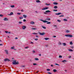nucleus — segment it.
<instances>
[{
	"mask_svg": "<svg viewBox=\"0 0 74 74\" xmlns=\"http://www.w3.org/2000/svg\"><path fill=\"white\" fill-rule=\"evenodd\" d=\"M46 12L48 13V12H51L49 10H47L46 11Z\"/></svg>",
	"mask_w": 74,
	"mask_h": 74,
	"instance_id": "nucleus-13",
	"label": "nucleus"
},
{
	"mask_svg": "<svg viewBox=\"0 0 74 74\" xmlns=\"http://www.w3.org/2000/svg\"><path fill=\"white\" fill-rule=\"evenodd\" d=\"M19 24H21V23H22V22H21V21H19Z\"/></svg>",
	"mask_w": 74,
	"mask_h": 74,
	"instance_id": "nucleus-32",
	"label": "nucleus"
},
{
	"mask_svg": "<svg viewBox=\"0 0 74 74\" xmlns=\"http://www.w3.org/2000/svg\"><path fill=\"white\" fill-rule=\"evenodd\" d=\"M58 8V7L57 6H55L54 7V8Z\"/></svg>",
	"mask_w": 74,
	"mask_h": 74,
	"instance_id": "nucleus-33",
	"label": "nucleus"
},
{
	"mask_svg": "<svg viewBox=\"0 0 74 74\" xmlns=\"http://www.w3.org/2000/svg\"><path fill=\"white\" fill-rule=\"evenodd\" d=\"M41 21H42V22H43L44 23H46V22H48V21H44L42 20H41Z\"/></svg>",
	"mask_w": 74,
	"mask_h": 74,
	"instance_id": "nucleus-5",
	"label": "nucleus"
},
{
	"mask_svg": "<svg viewBox=\"0 0 74 74\" xmlns=\"http://www.w3.org/2000/svg\"><path fill=\"white\" fill-rule=\"evenodd\" d=\"M21 67H25V66L23 65H21Z\"/></svg>",
	"mask_w": 74,
	"mask_h": 74,
	"instance_id": "nucleus-38",
	"label": "nucleus"
},
{
	"mask_svg": "<svg viewBox=\"0 0 74 74\" xmlns=\"http://www.w3.org/2000/svg\"><path fill=\"white\" fill-rule=\"evenodd\" d=\"M23 21V22H26V20L25 19H24Z\"/></svg>",
	"mask_w": 74,
	"mask_h": 74,
	"instance_id": "nucleus-49",
	"label": "nucleus"
},
{
	"mask_svg": "<svg viewBox=\"0 0 74 74\" xmlns=\"http://www.w3.org/2000/svg\"><path fill=\"white\" fill-rule=\"evenodd\" d=\"M33 34H37V33H33Z\"/></svg>",
	"mask_w": 74,
	"mask_h": 74,
	"instance_id": "nucleus-46",
	"label": "nucleus"
},
{
	"mask_svg": "<svg viewBox=\"0 0 74 74\" xmlns=\"http://www.w3.org/2000/svg\"><path fill=\"white\" fill-rule=\"evenodd\" d=\"M30 24H32V25L33 24H35V23L33 21H31L30 23Z\"/></svg>",
	"mask_w": 74,
	"mask_h": 74,
	"instance_id": "nucleus-8",
	"label": "nucleus"
},
{
	"mask_svg": "<svg viewBox=\"0 0 74 74\" xmlns=\"http://www.w3.org/2000/svg\"><path fill=\"white\" fill-rule=\"evenodd\" d=\"M23 17H20L19 18L20 19H23Z\"/></svg>",
	"mask_w": 74,
	"mask_h": 74,
	"instance_id": "nucleus-37",
	"label": "nucleus"
},
{
	"mask_svg": "<svg viewBox=\"0 0 74 74\" xmlns=\"http://www.w3.org/2000/svg\"><path fill=\"white\" fill-rule=\"evenodd\" d=\"M53 4H54L55 5H57L58 4V3L57 2H54L53 3Z\"/></svg>",
	"mask_w": 74,
	"mask_h": 74,
	"instance_id": "nucleus-12",
	"label": "nucleus"
},
{
	"mask_svg": "<svg viewBox=\"0 0 74 74\" xmlns=\"http://www.w3.org/2000/svg\"><path fill=\"white\" fill-rule=\"evenodd\" d=\"M45 40H48L49 38H45Z\"/></svg>",
	"mask_w": 74,
	"mask_h": 74,
	"instance_id": "nucleus-29",
	"label": "nucleus"
},
{
	"mask_svg": "<svg viewBox=\"0 0 74 74\" xmlns=\"http://www.w3.org/2000/svg\"><path fill=\"white\" fill-rule=\"evenodd\" d=\"M12 63L13 64H19L18 62H16V60L14 61V62H13Z\"/></svg>",
	"mask_w": 74,
	"mask_h": 74,
	"instance_id": "nucleus-1",
	"label": "nucleus"
},
{
	"mask_svg": "<svg viewBox=\"0 0 74 74\" xmlns=\"http://www.w3.org/2000/svg\"><path fill=\"white\" fill-rule=\"evenodd\" d=\"M66 33H69V32H70V31L68 30H66Z\"/></svg>",
	"mask_w": 74,
	"mask_h": 74,
	"instance_id": "nucleus-26",
	"label": "nucleus"
},
{
	"mask_svg": "<svg viewBox=\"0 0 74 74\" xmlns=\"http://www.w3.org/2000/svg\"><path fill=\"white\" fill-rule=\"evenodd\" d=\"M47 71H50L51 70L49 69H47Z\"/></svg>",
	"mask_w": 74,
	"mask_h": 74,
	"instance_id": "nucleus-28",
	"label": "nucleus"
},
{
	"mask_svg": "<svg viewBox=\"0 0 74 74\" xmlns=\"http://www.w3.org/2000/svg\"><path fill=\"white\" fill-rule=\"evenodd\" d=\"M59 58H62V56H59Z\"/></svg>",
	"mask_w": 74,
	"mask_h": 74,
	"instance_id": "nucleus-42",
	"label": "nucleus"
},
{
	"mask_svg": "<svg viewBox=\"0 0 74 74\" xmlns=\"http://www.w3.org/2000/svg\"><path fill=\"white\" fill-rule=\"evenodd\" d=\"M33 65H34V66H36V65H37V64L35 63H33Z\"/></svg>",
	"mask_w": 74,
	"mask_h": 74,
	"instance_id": "nucleus-27",
	"label": "nucleus"
},
{
	"mask_svg": "<svg viewBox=\"0 0 74 74\" xmlns=\"http://www.w3.org/2000/svg\"><path fill=\"white\" fill-rule=\"evenodd\" d=\"M65 71H66V72H67V70H65Z\"/></svg>",
	"mask_w": 74,
	"mask_h": 74,
	"instance_id": "nucleus-63",
	"label": "nucleus"
},
{
	"mask_svg": "<svg viewBox=\"0 0 74 74\" xmlns=\"http://www.w3.org/2000/svg\"><path fill=\"white\" fill-rule=\"evenodd\" d=\"M47 24H50L51 22H48L47 23Z\"/></svg>",
	"mask_w": 74,
	"mask_h": 74,
	"instance_id": "nucleus-34",
	"label": "nucleus"
},
{
	"mask_svg": "<svg viewBox=\"0 0 74 74\" xmlns=\"http://www.w3.org/2000/svg\"><path fill=\"white\" fill-rule=\"evenodd\" d=\"M42 28H43V29H46V27L44 26H42Z\"/></svg>",
	"mask_w": 74,
	"mask_h": 74,
	"instance_id": "nucleus-23",
	"label": "nucleus"
},
{
	"mask_svg": "<svg viewBox=\"0 0 74 74\" xmlns=\"http://www.w3.org/2000/svg\"><path fill=\"white\" fill-rule=\"evenodd\" d=\"M25 49H27V48H29V47H26L25 48Z\"/></svg>",
	"mask_w": 74,
	"mask_h": 74,
	"instance_id": "nucleus-44",
	"label": "nucleus"
},
{
	"mask_svg": "<svg viewBox=\"0 0 74 74\" xmlns=\"http://www.w3.org/2000/svg\"><path fill=\"white\" fill-rule=\"evenodd\" d=\"M36 3H40V1L39 0H37L36 1Z\"/></svg>",
	"mask_w": 74,
	"mask_h": 74,
	"instance_id": "nucleus-20",
	"label": "nucleus"
},
{
	"mask_svg": "<svg viewBox=\"0 0 74 74\" xmlns=\"http://www.w3.org/2000/svg\"><path fill=\"white\" fill-rule=\"evenodd\" d=\"M68 37H73V35H72L69 34Z\"/></svg>",
	"mask_w": 74,
	"mask_h": 74,
	"instance_id": "nucleus-10",
	"label": "nucleus"
},
{
	"mask_svg": "<svg viewBox=\"0 0 74 74\" xmlns=\"http://www.w3.org/2000/svg\"><path fill=\"white\" fill-rule=\"evenodd\" d=\"M14 47H11V49H14Z\"/></svg>",
	"mask_w": 74,
	"mask_h": 74,
	"instance_id": "nucleus-41",
	"label": "nucleus"
},
{
	"mask_svg": "<svg viewBox=\"0 0 74 74\" xmlns=\"http://www.w3.org/2000/svg\"><path fill=\"white\" fill-rule=\"evenodd\" d=\"M5 33H8V31H5Z\"/></svg>",
	"mask_w": 74,
	"mask_h": 74,
	"instance_id": "nucleus-47",
	"label": "nucleus"
},
{
	"mask_svg": "<svg viewBox=\"0 0 74 74\" xmlns=\"http://www.w3.org/2000/svg\"><path fill=\"white\" fill-rule=\"evenodd\" d=\"M12 8H14L15 7V6L14 5H11L10 6Z\"/></svg>",
	"mask_w": 74,
	"mask_h": 74,
	"instance_id": "nucleus-16",
	"label": "nucleus"
},
{
	"mask_svg": "<svg viewBox=\"0 0 74 74\" xmlns=\"http://www.w3.org/2000/svg\"><path fill=\"white\" fill-rule=\"evenodd\" d=\"M39 56H41V54H39Z\"/></svg>",
	"mask_w": 74,
	"mask_h": 74,
	"instance_id": "nucleus-59",
	"label": "nucleus"
},
{
	"mask_svg": "<svg viewBox=\"0 0 74 74\" xmlns=\"http://www.w3.org/2000/svg\"><path fill=\"white\" fill-rule=\"evenodd\" d=\"M70 44H71V45H72V44H73V42H70Z\"/></svg>",
	"mask_w": 74,
	"mask_h": 74,
	"instance_id": "nucleus-35",
	"label": "nucleus"
},
{
	"mask_svg": "<svg viewBox=\"0 0 74 74\" xmlns=\"http://www.w3.org/2000/svg\"><path fill=\"white\" fill-rule=\"evenodd\" d=\"M31 44H34V43H33V42H31Z\"/></svg>",
	"mask_w": 74,
	"mask_h": 74,
	"instance_id": "nucleus-61",
	"label": "nucleus"
},
{
	"mask_svg": "<svg viewBox=\"0 0 74 74\" xmlns=\"http://www.w3.org/2000/svg\"><path fill=\"white\" fill-rule=\"evenodd\" d=\"M14 13L12 12H11L10 13V14H9V15H13Z\"/></svg>",
	"mask_w": 74,
	"mask_h": 74,
	"instance_id": "nucleus-18",
	"label": "nucleus"
},
{
	"mask_svg": "<svg viewBox=\"0 0 74 74\" xmlns=\"http://www.w3.org/2000/svg\"><path fill=\"white\" fill-rule=\"evenodd\" d=\"M4 61H5V62H6V61H8V62H9L10 61V60L8 59L5 58L4 60Z\"/></svg>",
	"mask_w": 74,
	"mask_h": 74,
	"instance_id": "nucleus-3",
	"label": "nucleus"
},
{
	"mask_svg": "<svg viewBox=\"0 0 74 74\" xmlns=\"http://www.w3.org/2000/svg\"><path fill=\"white\" fill-rule=\"evenodd\" d=\"M51 67H53V65H51Z\"/></svg>",
	"mask_w": 74,
	"mask_h": 74,
	"instance_id": "nucleus-57",
	"label": "nucleus"
},
{
	"mask_svg": "<svg viewBox=\"0 0 74 74\" xmlns=\"http://www.w3.org/2000/svg\"><path fill=\"white\" fill-rule=\"evenodd\" d=\"M71 48H73V47H71Z\"/></svg>",
	"mask_w": 74,
	"mask_h": 74,
	"instance_id": "nucleus-64",
	"label": "nucleus"
},
{
	"mask_svg": "<svg viewBox=\"0 0 74 74\" xmlns=\"http://www.w3.org/2000/svg\"><path fill=\"white\" fill-rule=\"evenodd\" d=\"M3 16L2 14H0V16Z\"/></svg>",
	"mask_w": 74,
	"mask_h": 74,
	"instance_id": "nucleus-53",
	"label": "nucleus"
},
{
	"mask_svg": "<svg viewBox=\"0 0 74 74\" xmlns=\"http://www.w3.org/2000/svg\"><path fill=\"white\" fill-rule=\"evenodd\" d=\"M36 37H38V36L37 35H36Z\"/></svg>",
	"mask_w": 74,
	"mask_h": 74,
	"instance_id": "nucleus-58",
	"label": "nucleus"
},
{
	"mask_svg": "<svg viewBox=\"0 0 74 74\" xmlns=\"http://www.w3.org/2000/svg\"><path fill=\"white\" fill-rule=\"evenodd\" d=\"M8 50H5V53H6L7 55L8 54Z\"/></svg>",
	"mask_w": 74,
	"mask_h": 74,
	"instance_id": "nucleus-4",
	"label": "nucleus"
},
{
	"mask_svg": "<svg viewBox=\"0 0 74 74\" xmlns=\"http://www.w3.org/2000/svg\"><path fill=\"white\" fill-rule=\"evenodd\" d=\"M53 37H56V36H53Z\"/></svg>",
	"mask_w": 74,
	"mask_h": 74,
	"instance_id": "nucleus-62",
	"label": "nucleus"
},
{
	"mask_svg": "<svg viewBox=\"0 0 74 74\" xmlns=\"http://www.w3.org/2000/svg\"><path fill=\"white\" fill-rule=\"evenodd\" d=\"M62 62H66V60H64L63 61H62Z\"/></svg>",
	"mask_w": 74,
	"mask_h": 74,
	"instance_id": "nucleus-24",
	"label": "nucleus"
},
{
	"mask_svg": "<svg viewBox=\"0 0 74 74\" xmlns=\"http://www.w3.org/2000/svg\"><path fill=\"white\" fill-rule=\"evenodd\" d=\"M55 65H57L58 66H60V65H59V64H56Z\"/></svg>",
	"mask_w": 74,
	"mask_h": 74,
	"instance_id": "nucleus-45",
	"label": "nucleus"
},
{
	"mask_svg": "<svg viewBox=\"0 0 74 74\" xmlns=\"http://www.w3.org/2000/svg\"><path fill=\"white\" fill-rule=\"evenodd\" d=\"M48 9V8L46 7L45 8H43L42 9V10H47V9Z\"/></svg>",
	"mask_w": 74,
	"mask_h": 74,
	"instance_id": "nucleus-11",
	"label": "nucleus"
},
{
	"mask_svg": "<svg viewBox=\"0 0 74 74\" xmlns=\"http://www.w3.org/2000/svg\"><path fill=\"white\" fill-rule=\"evenodd\" d=\"M21 11H22V12H23L24 11L23 10H21Z\"/></svg>",
	"mask_w": 74,
	"mask_h": 74,
	"instance_id": "nucleus-52",
	"label": "nucleus"
},
{
	"mask_svg": "<svg viewBox=\"0 0 74 74\" xmlns=\"http://www.w3.org/2000/svg\"><path fill=\"white\" fill-rule=\"evenodd\" d=\"M63 45L64 46H65V45H66V43H63Z\"/></svg>",
	"mask_w": 74,
	"mask_h": 74,
	"instance_id": "nucleus-40",
	"label": "nucleus"
},
{
	"mask_svg": "<svg viewBox=\"0 0 74 74\" xmlns=\"http://www.w3.org/2000/svg\"><path fill=\"white\" fill-rule=\"evenodd\" d=\"M15 38V39H18V38L16 37Z\"/></svg>",
	"mask_w": 74,
	"mask_h": 74,
	"instance_id": "nucleus-60",
	"label": "nucleus"
},
{
	"mask_svg": "<svg viewBox=\"0 0 74 74\" xmlns=\"http://www.w3.org/2000/svg\"><path fill=\"white\" fill-rule=\"evenodd\" d=\"M58 22H61V21L60 20H57Z\"/></svg>",
	"mask_w": 74,
	"mask_h": 74,
	"instance_id": "nucleus-25",
	"label": "nucleus"
},
{
	"mask_svg": "<svg viewBox=\"0 0 74 74\" xmlns=\"http://www.w3.org/2000/svg\"><path fill=\"white\" fill-rule=\"evenodd\" d=\"M69 58H71V56H70L69 57Z\"/></svg>",
	"mask_w": 74,
	"mask_h": 74,
	"instance_id": "nucleus-54",
	"label": "nucleus"
},
{
	"mask_svg": "<svg viewBox=\"0 0 74 74\" xmlns=\"http://www.w3.org/2000/svg\"><path fill=\"white\" fill-rule=\"evenodd\" d=\"M34 60H39V59L38 58H35Z\"/></svg>",
	"mask_w": 74,
	"mask_h": 74,
	"instance_id": "nucleus-21",
	"label": "nucleus"
},
{
	"mask_svg": "<svg viewBox=\"0 0 74 74\" xmlns=\"http://www.w3.org/2000/svg\"><path fill=\"white\" fill-rule=\"evenodd\" d=\"M57 71V70L56 69H53V72H54V73H55Z\"/></svg>",
	"mask_w": 74,
	"mask_h": 74,
	"instance_id": "nucleus-17",
	"label": "nucleus"
},
{
	"mask_svg": "<svg viewBox=\"0 0 74 74\" xmlns=\"http://www.w3.org/2000/svg\"><path fill=\"white\" fill-rule=\"evenodd\" d=\"M63 20L64 21H67V19L65 18Z\"/></svg>",
	"mask_w": 74,
	"mask_h": 74,
	"instance_id": "nucleus-22",
	"label": "nucleus"
},
{
	"mask_svg": "<svg viewBox=\"0 0 74 74\" xmlns=\"http://www.w3.org/2000/svg\"><path fill=\"white\" fill-rule=\"evenodd\" d=\"M3 20L5 21H8V19L7 18H4Z\"/></svg>",
	"mask_w": 74,
	"mask_h": 74,
	"instance_id": "nucleus-9",
	"label": "nucleus"
},
{
	"mask_svg": "<svg viewBox=\"0 0 74 74\" xmlns=\"http://www.w3.org/2000/svg\"><path fill=\"white\" fill-rule=\"evenodd\" d=\"M17 15H21V14L20 13H17Z\"/></svg>",
	"mask_w": 74,
	"mask_h": 74,
	"instance_id": "nucleus-39",
	"label": "nucleus"
},
{
	"mask_svg": "<svg viewBox=\"0 0 74 74\" xmlns=\"http://www.w3.org/2000/svg\"><path fill=\"white\" fill-rule=\"evenodd\" d=\"M33 53H35V51H33Z\"/></svg>",
	"mask_w": 74,
	"mask_h": 74,
	"instance_id": "nucleus-56",
	"label": "nucleus"
},
{
	"mask_svg": "<svg viewBox=\"0 0 74 74\" xmlns=\"http://www.w3.org/2000/svg\"><path fill=\"white\" fill-rule=\"evenodd\" d=\"M23 17H24V18H26V16H27V15H23Z\"/></svg>",
	"mask_w": 74,
	"mask_h": 74,
	"instance_id": "nucleus-15",
	"label": "nucleus"
},
{
	"mask_svg": "<svg viewBox=\"0 0 74 74\" xmlns=\"http://www.w3.org/2000/svg\"><path fill=\"white\" fill-rule=\"evenodd\" d=\"M54 11H57V10H53Z\"/></svg>",
	"mask_w": 74,
	"mask_h": 74,
	"instance_id": "nucleus-55",
	"label": "nucleus"
},
{
	"mask_svg": "<svg viewBox=\"0 0 74 74\" xmlns=\"http://www.w3.org/2000/svg\"><path fill=\"white\" fill-rule=\"evenodd\" d=\"M56 15H60L62 14V13H55Z\"/></svg>",
	"mask_w": 74,
	"mask_h": 74,
	"instance_id": "nucleus-7",
	"label": "nucleus"
},
{
	"mask_svg": "<svg viewBox=\"0 0 74 74\" xmlns=\"http://www.w3.org/2000/svg\"><path fill=\"white\" fill-rule=\"evenodd\" d=\"M46 5H50V3L49 4H46Z\"/></svg>",
	"mask_w": 74,
	"mask_h": 74,
	"instance_id": "nucleus-48",
	"label": "nucleus"
},
{
	"mask_svg": "<svg viewBox=\"0 0 74 74\" xmlns=\"http://www.w3.org/2000/svg\"><path fill=\"white\" fill-rule=\"evenodd\" d=\"M48 74H52V73L50 72H48Z\"/></svg>",
	"mask_w": 74,
	"mask_h": 74,
	"instance_id": "nucleus-51",
	"label": "nucleus"
},
{
	"mask_svg": "<svg viewBox=\"0 0 74 74\" xmlns=\"http://www.w3.org/2000/svg\"><path fill=\"white\" fill-rule=\"evenodd\" d=\"M32 30H36V29H37L32 28Z\"/></svg>",
	"mask_w": 74,
	"mask_h": 74,
	"instance_id": "nucleus-36",
	"label": "nucleus"
},
{
	"mask_svg": "<svg viewBox=\"0 0 74 74\" xmlns=\"http://www.w3.org/2000/svg\"><path fill=\"white\" fill-rule=\"evenodd\" d=\"M58 44L59 45H62V43H61L60 42H59Z\"/></svg>",
	"mask_w": 74,
	"mask_h": 74,
	"instance_id": "nucleus-30",
	"label": "nucleus"
},
{
	"mask_svg": "<svg viewBox=\"0 0 74 74\" xmlns=\"http://www.w3.org/2000/svg\"><path fill=\"white\" fill-rule=\"evenodd\" d=\"M39 34H40V36H43V35H44L45 34V33H44V32H43V33L39 32Z\"/></svg>",
	"mask_w": 74,
	"mask_h": 74,
	"instance_id": "nucleus-2",
	"label": "nucleus"
},
{
	"mask_svg": "<svg viewBox=\"0 0 74 74\" xmlns=\"http://www.w3.org/2000/svg\"><path fill=\"white\" fill-rule=\"evenodd\" d=\"M45 21H50L51 20V19L49 18H46L45 19Z\"/></svg>",
	"mask_w": 74,
	"mask_h": 74,
	"instance_id": "nucleus-14",
	"label": "nucleus"
},
{
	"mask_svg": "<svg viewBox=\"0 0 74 74\" xmlns=\"http://www.w3.org/2000/svg\"><path fill=\"white\" fill-rule=\"evenodd\" d=\"M36 41H37L38 40V38H36L35 39Z\"/></svg>",
	"mask_w": 74,
	"mask_h": 74,
	"instance_id": "nucleus-50",
	"label": "nucleus"
},
{
	"mask_svg": "<svg viewBox=\"0 0 74 74\" xmlns=\"http://www.w3.org/2000/svg\"><path fill=\"white\" fill-rule=\"evenodd\" d=\"M26 28V26H23V30H25Z\"/></svg>",
	"mask_w": 74,
	"mask_h": 74,
	"instance_id": "nucleus-6",
	"label": "nucleus"
},
{
	"mask_svg": "<svg viewBox=\"0 0 74 74\" xmlns=\"http://www.w3.org/2000/svg\"><path fill=\"white\" fill-rule=\"evenodd\" d=\"M68 51H70V52H71V51L72 52H73V50L71 49H68Z\"/></svg>",
	"mask_w": 74,
	"mask_h": 74,
	"instance_id": "nucleus-19",
	"label": "nucleus"
},
{
	"mask_svg": "<svg viewBox=\"0 0 74 74\" xmlns=\"http://www.w3.org/2000/svg\"><path fill=\"white\" fill-rule=\"evenodd\" d=\"M65 36L66 37H69V34L67 35H65Z\"/></svg>",
	"mask_w": 74,
	"mask_h": 74,
	"instance_id": "nucleus-31",
	"label": "nucleus"
},
{
	"mask_svg": "<svg viewBox=\"0 0 74 74\" xmlns=\"http://www.w3.org/2000/svg\"><path fill=\"white\" fill-rule=\"evenodd\" d=\"M63 16H63V15L59 16L60 17H63Z\"/></svg>",
	"mask_w": 74,
	"mask_h": 74,
	"instance_id": "nucleus-43",
	"label": "nucleus"
}]
</instances>
